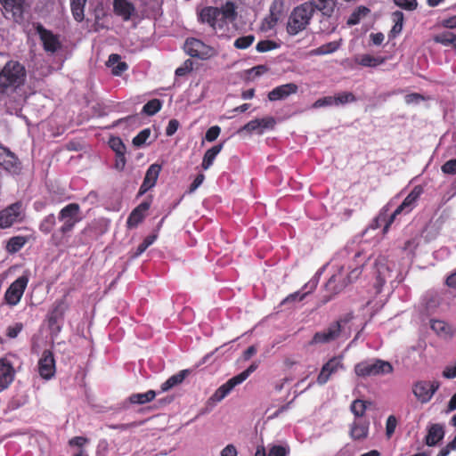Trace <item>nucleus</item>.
Segmentation results:
<instances>
[{
    "instance_id": "nucleus-15",
    "label": "nucleus",
    "mask_w": 456,
    "mask_h": 456,
    "mask_svg": "<svg viewBox=\"0 0 456 456\" xmlns=\"http://www.w3.org/2000/svg\"><path fill=\"white\" fill-rule=\"evenodd\" d=\"M24 5L25 0H0L4 17L16 22L23 20Z\"/></svg>"
},
{
    "instance_id": "nucleus-55",
    "label": "nucleus",
    "mask_w": 456,
    "mask_h": 456,
    "mask_svg": "<svg viewBox=\"0 0 456 456\" xmlns=\"http://www.w3.org/2000/svg\"><path fill=\"white\" fill-rule=\"evenodd\" d=\"M396 425V418L394 415H390L386 422V433L388 437H390L395 433Z\"/></svg>"
},
{
    "instance_id": "nucleus-37",
    "label": "nucleus",
    "mask_w": 456,
    "mask_h": 456,
    "mask_svg": "<svg viewBox=\"0 0 456 456\" xmlns=\"http://www.w3.org/2000/svg\"><path fill=\"white\" fill-rule=\"evenodd\" d=\"M56 225V216L54 214L45 216L39 224V230L44 234H49L53 231Z\"/></svg>"
},
{
    "instance_id": "nucleus-21",
    "label": "nucleus",
    "mask_w": 456,
    "mask_h": 456,
    "mask_svg": "<svg viewBox=\"0 0 456 456\" xmlns=\"http://www.w3.org/2000/svg\"><path fill=\"white\" fill-rule=\"evenodd\" d=\"M297 85L294 83H288L273 88L268 93L267 97L270 102L281 101L288 98L291 94H297Z\"/></svg>"
},
{
    "instance_id": "nucleus-26",
    "label": "nucleus",
    "mask_w": 456,
    "mask_h": 456,
    "mask_svg": "<svg viewBox=\"0 0 456 456\" xmlns=\"http://www.w3.org/2000/svg\"><path fill=\"white\" fill-rule=\"evenodd\" d=\"M444 436V428L442 424H432L428 429V434L425 437L426 444L428 446L436 445Z\"/></svg>"
},
{
    "instance_id": "nucleus-16",
    "label": "nucleus",
    "mask_w": 456,
    "mask_h": 456,
    "mask_svg": "<svg viewBox=\"0 0 456 456\" xmlns=\"http://www.w3.org/2000/svg\"><path fill=\"white\" fill-rule=\"evenodd\" d=\"M22 204L17 201L0 211V228H10L15 222L21 220Z\"/></svg>"
},
{
    "instance_id": "nucleus-18",
    "label": "nucleus",
    "mask_w": 456,
    "mask_h": 456,
    "mask_svg": "<svg viewBox=\"0 0 456 456\" xmlns=\"http://www.w3.org/2000/svg\"><path fill=\"white\" fill-rule=\"evenodd\" d=\"M55 360L52 351L45 350L38 361L39 375L45 379H50L55 374Z\"/></svg>"
},
{
    "instance_id": "nucleus-23",
    "label": "nucleus",
    "mask_w": 456,
    "mask_h": 456,
    "mask_svg": "<svg viewBox=\"0 0 456 456\" xmlns=\"http://www.w3.org/2000/svg\"><path fill=\"white\" fill-rule=\"evenodd\" d=\"M12 363L6 357L0 358V387L6 388L14 379Z\"/></svg>"
},
{
    "instance_id": "nucleus-61",
    "label": "nucleus",
    "mask_w": 456,
    "mask_h": 456,
    "mask_svg": "<svg viewBox=\"0 0 456 456\" xmlns=\"http://www.w3.org/2000/svg\"><path fill=\"white\" fill-rule=\"evenodd\" d=\"M88 442V439L84 436H74L69 440V446H77L82 449V447Z\"/></svg>"
},
{
    "instance_id": "nucleus-13",
    "label": "nucleus",
    "mask_w": 456,
    "mask_h": 456,
    "mask_svg": "<svg viewBox=\"0 0 456 456\" xmlns=\"http://www.w3.org/2000/svg\"><path fill=\"white\" fill-rule=\"evenodd\" d=\"M36 31L46 53H54L61 49V43L58 35L53 34L40 23L36 26Z\"/></svg>"
},
{
    "instance_id": "nucleus-24",
    "label": "nucleus",
    "mask_w": 456,
    "mask_h": 456,
    "mask_svg": "<svg viewBox=\"0 0 456 456\" xmlns=\"http://www.w3.org/2000/svg\"><path fill=\"white\" fill-rule=\"evenodd\" d=\"M113 11L123 20H129L135 13L134 4L128 0H113Z\"/></svg>"
},
{
    "instance_id": "nucleus-2",
    "label": "nucleus",
    "mask_w": 456,
    "mask_h": 456,
    "mask_svg": "<svg viewBox=\"0 0 456 456\" xmlns=\"http://www.w3.org/2000/svg\"><path fill=\"white\" fill-rule=\"evenodd\" d=\"M25 67L17 61H9L0 69V94L15 92L26 80Z\"/></svg>"
},
{
    "instance_id": "nucleus-52",
    "label": "nucleus",
    "mask_w": 456,
    "mask_h": 456,
    "mask_svg": "<svg viewBox=\"0 0 456 456\" xmlns=\"http://www.w3.org/2000/svg\"><path fill=\"white\" fill-rule=\"evenodd\" d=\"M308 295V292L300 293L299 291H296L294 293L289 294L282 301L281 305H287L291 302L295 301H302L306 296Z\"/></svg>"
},
{
    "instance_id": "nucleus-1",
    "label": "nucleus",
    "mask_w": 456,
    "mask_h": 456,
    "mask_svg": "<svg viewBox=\"0 0 456 456\" xmlns=\"http://www.w3.org/2000/svg\"><path fill=\"white\" fill-rule=\"evenodd\" d=\"M58 220L61 224L51 236L52 243L56 247L62 245L67 240L76 224L82 220L79 204L69 203L63 207L59 211Z\"/></svg>"
},
{
    "instance_id": "nucleus-53",
    "label": "nucleus",
    "mask_w": 456,
    "mask_h": 456,
    "mask_svg": "<svg viewBox=\"0 0 456 456\" xmlns=\"http://www.w3.org/2000/svg\"><path fill=\"white\" fill-rule=\"evenodd\" d=\"M220 133H221L220 126H213L209 127L207 130L206 134H205V139L208 142H214L215 140L217 139V137L219 136Z\"/></svg>"
},
{
    "instance_id": "nucleus-20",
    "label": "nucleus",
    "mask_w": 456,
    "mask_h": 456,
    "mask_svg": "<svg viewBox=\"0 0 456 456\" xmlns=\"http://www.w3.org/2000/svg\"><path fill=\"white\" fill-rule=\"evenodd\" d=\"M161 165L154 163L151 164L145 174L143 182L142 185L140 186L138 195L141 196L144 193H146L150 189L155 186L158 177L159 175V173L161 171Z\"/></svg>"
},
{
    "instance_id": "nucleus-56",
    "label": "nucleus",
    "mask_w": 456,
    "mask_h": 456,
    "mask_svg": "<svg viewBox=\"0 0 456 456\" xmlns=\"http://www.w3.org/2000/svg\"><path fill=\"white\" fill-rule=\"evenodd\" d=\"M335 105V101L333 96H325L318 99L313 104L314 108H322L326 106Z\"/></svg>"
},
{
    "instance_id": "nucleus-29",
    "label": "nucleus",
    "mask_w": 456,
    "mask_h": 456,
    "mask_svg": "<svg viewBox=\"0 0 456 456\" xmlns=\"http://www.w3.org/2000/svg\"><path fill=\"white\" fill-rule=\"evenodd\" d=\"M433 41L445 47H452L453 50H456V34L450 30L436 34L433 37Z\"/></svg>"
},
{
    "instance_id": "nucleus-44",
    "label": "nucleus",
    "mask_w": 456,
    "mask_h": 456,
    "mask_svg": "<svg viewBox=\"0 0 456 456\" xmlns=\"http://www.w3.org/2000/svg\"><path fill=\"white\" fill-rule=\"evenodd\" d=\"M254 41H255V36H253V35L243 36V37H238L234 41L233 45L237 49H247L253 44Z\"/></svg>"
},
{
    "instance_id": "nucleus-10",
    "label": "nucleus",
    "mask_w": 456,
    "mask_h": 456,
    "mask_svg": "<svg viewBox=\"0 0 456 456\" xmlns=\"http://www.w3.org/2000/svg\"><path fill=\"white\" fill-rule=\"evenodd\" d=\"M0 167L6 172L18 175L21 173L22 165L19 158L9 148L0 143Z\"/></svg>"
},
{
    "instance_id": "nucleus-35",
    "label": "nucleus",
    "mask_w": 456,
    "mask_h": 456,
    "mask_svg": "<svg viewBox=\"0 0 456 456\" xmlns=\"http://www.w3.org/2000/svg\"><path fill=\"white\" fill-rule=\"evenodd\" d=\"M340 46L338 41L329 42L310 52L311 55H325L336 52Z\"/></svg>"
},
{
    "instance_id": "nucleus-11",
    "label": "nucleus",
    "mask_w": 456,
    "mask_h": 456,
    "mask_svg": "<svg viewBox=\"0 0 456 456\" xmlns=\"http://www.w3.org/2000/svg\"><path fill=\"white\" fill-rule=\"evenodd\" d=\"M345 365L343 362V356L337 355L331 357L327 362H325L317 378L316 383L319 386H324L330 379L331 376L336 374L338 370H344Z\"/></svg>"
},
{
    "instance_id": "nucleus-9",
    "label": "nucleus",
    "mask_w": 456,
    "mask_h": 456,
    "mask_svg": "<svg viewBox=\"0 0 456 456\" xmlns=\"http://www.w3.org/2000/svg\"><path fill=\"white\" fill-rule=\"evenodd\" d=\"M28 277L21 275L8 287L4 293V301L11 306L16 305L21 299L28 286Z\"/></svg>"
},
{
    "instance_id": "nucleus-57",
    "label": "nucleus",
    "mask_w": 456,
    "mask_h": 456,
    "mask_svg": "<svg viewBox=\"0 0 456 456\" xmlns=\"http://www.w3.org/2000/svg\"><path fill=\"white\" fill-rule=\"evenodd\" d=\"M23 325L20 322L15 323L13 326H9L6 330V336L10 338H15L22 330Z\"/></svg>"
},
{
    "instance_id": "nucleus-27",
    "label": "nucleus",
    "mask_w": 456,
    "mask_h": 456,
    "mask_svg": "<svg viewBox=\"0 0 456 456\" xmlns=\"http://www.w3.org/2000/svg\"><path fill=\"white\" fill-rule=\"evenodd\" d=\"M305 3L311 4L314 12L315 10H318L327 17H330L332 15L336 6V0H309Z\"/></svg>"
},
{
    "instance_id": "nucleus-28",
    "label": "nucleus",
    "mask_w": 456,
    "mask_h": 456,
    "mask_svg": "<svg viewBox=\"0 0 456 456\" xmlns=\"http://www.w3.org/2000/svg\"><path fill=\"white\" fill-rule=\"evenodd\" d=\"M240 385L239 381L236 379L235 377L231 378L228 379L224 384H223L221 387H219L216 392L211 396V400L215 402H220L224 397H226L231 391L236 387Z\"/></svg>"
},
{
    "instance_id": "nucleus-59",
    "label": "nucleus",
    "mask_w": 456,
    "mask_h": 456,
    "mask_svg": "<svg viewBox=\"0 0 456 456\" xmlns=\"http://www.w3.org/2000/svg\"><path fill=\"white\" fill-rule=\"evenodd\" d=\"M364 265L365 261L360 266L354 267L351 270L347 275V283L355 281L361 275Z\"/></svg>"
},
{
    "instance_id": "nucleus-51",
    "label": "nucleus",
    "mask_w": 456,
    "mask_h": 456,
    "mask_svg": "<svg viewBox=\"0 0 456 456\" xmlns=\"http://www.w3.org/2000/svg\"><path fill=\"white\" fill-rule=\"evenodd\" d=\"M258 367V364L256 362L251 363L245 370L240 372V374L234 376L236 379L239 381L240 384H241L243 381H245L248 376L253 373Z\"/></svg>"
},
{
    "instance_id": "nucleus-62",
    "label": "nucleus",
    "mask_w": 456,
    "mask_h": 456,
    "mask_svg": "<svg viewBox=\"0 0 456 456\" xmlns=\"http://www.w3.org/2000/svg\"><path fill=\"white\" fill-rule=\"evenodd\" d=\"M440 25L447 29L456 28V15L442 20Z\"/></svg>"
},
{
    "instance_id": "nucleus-54",
    "label": "nucleus",
    "mask_w": 456,
    "mask_h": 456,
    "mask_svg": "<svg viewBox=\"0 0 456 456\" xmlns=\"http://www.w3.org/2000/svg\"><path fill=\"white\" fill-rule=\"evenodd\" d=\"M240 131H246L247 133H257L259 134H260V131H259V123H258V118H256V119H253L249 122H248L246 125H244Z\"/></svg>"
},
{
    "instance_id": "nucleus-34",
    "label": "nucleus",
    "mask_w": 456,
    "mask_h": 456,
    "mask_svg": "<svg viewBox=\"0 0 456 456\" xmlns=\"http://www.w3.org/2000/svg\"><path fill=\"white\" fill-rule=\"evenodd\" d=\"M156 396L154 390H148L146 393L132 394L128 400L133 404H144L151 402Z\"/></svg>"
},
{
    "instance_id": "nucleus-40",
    "label": "nucleus",
    "mask_w": 456,
    "mask_h": 456,
    "mask_svg": "<svg viewBox=\"0 0 456 456\" xmlns=\"http://www.w3.org/2000/svg\"><path fill=\"white\" fill-rule=\"evenodd\" d=\"M162 102L159 99H152L144 104L142 112L148 115L153 116L160 110Z\"/></svg>"
},
{
    "instance_id": "nucleus-7",
    "label": "nucleus",
    "mask_w": 456,
    "mask_h": 456,
    "mask_svg": "<svg viewBox=\"0 0 456 456\" xmlns=\"http://www.w3.org/2000/svg\"><path fill=\"white\" fill-rule=\"evenodd\" d=\"M69 308V303L67 294L53 302L47 314V322L51 330H54L57 332L61 331V323Z\"/></svg>"
},
{
    "instance_id": "nucleus-43",
    "label": "nucleus",
    "mask_w": 456,
    "mask_h": 456,
    "mask_svg": "<svg viewBox=\"0 0 456 456\" xmlns=\"http://www.w3.org/2000/svg\"><path fill=\"white\" fill-rule=\"evenodd\" d=\"M279 44L273 40H261L256 45V50L259 53H266L279 48Z\"/></svg>"
},
{
    "instance_id": "nucleus-4",
    "label": "nucleus",
    "mask_w": 456,
    "mask_h": 456,
    "mask_svg": "<svg viewBox=\"0 0 456 456\" xmlns=\"http://www.w3.org/2000/svg\"><path fill=\"white\" fill-rule=\"evenodd\" d=\"M314 9L311 4L303 3L296 6L288 20L287 32L290 36H296L305 30L314 16Z\"/></svg>"
},
{
    "instance_id": "nucleus-39",
    "label": "nucleus",
    "mask_w": 456,
    "mask_h": 456,
    "mask_svg": "<svg viewBox=\"0 0 456 456\" xmlns=\"http://www.w3.org/2000/svg\"><path fill=\"white\" fill-rule=\"evenodd\" d=\"M368 404H370V402L356 399L351 403L350 409L355 417L361 418L364 416Z\"/></svg>"
},
{
    "instance_id": "nucleus-41",
    "label": "nucleus",
    "mask_w": 456,
    "mask_h": 456,
    "mask_svg": "<svg viewBox=\"0 0 456 456\" xmlns=\"http://www.w3.org/2000/svg\"><path fill=\"white\" fill-rule=\"evenodd\" d=\"M370 12V9L365 6H359L353 12L347 20L349 26L356 25L360 22L362 17H365Z\"/></svg>"
},
{
    "instance_id": "nucleus-19",
    "label": "nucleus",
    "mask_w": 456,
    "mask_h": 456,
    "mask_svg": "<svg viewBox=\"0 0 456 456\" xmlns=\"http://www.w3.org/2000/svg\"><path fill=\"white\" fill-rule=\"evenodd\" d=\"M285 7L284 0L273 1L270 6V13L265 19L267 28L271 29L277 25L278 21L284 16Z\"/></svg>"
},
{
    "instance_id": "nucleus-38",
    "label": "nucleus",
    "mask_w": 456,
    "mask_h": 456,
    "mask_svg": "<svg viewBox=\"0 0 456 456\" xmlns=\"http://www.w3.org/2000/svg\"><path fill=\"white\" fill-rule=\"evenodd\" d=\"M27 243V239L23 236L12 237L7 242V250L11 253L20 251Z\"/></svg>"
},
{
    "instance_id": "nucleus-31",
    "label": "nucleus",
    "mask_w": 456,
    "mask_h": 456,
    "mask_svg": "<svg viewBox=\"0 0 456 456\" xmlns=\"http://www.w3.org/2000/svg\"><path fill=\"white\" fill-rule=\"evenodd\" d=\"M219 17L224 20V27L227 26V20L233 21L237 17L235 4L232 1H227L219 8Z\"/></svg>"
},
{
    "instance_id": "nucleus-48",
    "label": "nucleus",
    "mask_w": 456,
    "mask_h": 456,
    "mask_svg": "<svg viewBox=\"0 0 456 456\" xmlns=\"http://www.w3.org/2000/svg\"><path fill=\"white\" fill-rule=\"evenodd\" d=\"M151 135V130L149 128H145L139 132V134L133 138V144L136 147L142 146L147 139Z\"/></svg>"
},
{
    "instance_id": "nucleus-46",
    "label": "nucleus",
    "mask_w": 456,
    "mask_h": 456,
    "mask_svg": "<svg viewBox=\"0 0 456 456\" xmlns=\"http://www.w3.org/2000/svg\"><path fill=\"white\" fill-rule=\"evenodd\" d=\"M109 143L116 155H122L126 153V145L119 137L111 138Z\"/></svg>"
},
{
    "instance_id": "nucleus-30",
    "label": "nucleus",
    "mask_w": 456,
    "mask_h": 456,
    "mask_svg": "<svg viewBox=\"0 0 456 456\" xmlns=\"http://www.w3.org/2000/svg\"><path fill=\"white\" fill-rule=\"evenodd\" d=\"M224 145V142H220L216 145H214L205 152L201 163V167L204 170H208L213 165L216 156L223 150Z\"/></svg>"
},
{
    "instance_id": "nucleus-22",
    "label": "nucleus",
    "mask_w": 456,
    "mask_h": 456,
    "mask_svg": "<svg viewBox=\"0 0 456 456\" xmlns=\"http://www.w3.org/2000/svg\"><path fill=\"white\" fill-rule=\"evenodd\" d=\"M151 200H144L133 209L127 217L126 226L128 228L137 227V225L144 219L146 212L151 208Z\"/></svg>"
},
{
    "instance_id": "nucleus-14",
    "label": "nucleus",
    "mask_w": 456,
    "mask_h": 456,
    "mask_svg": "<svg viewBox=\"0 0 456 456\" xmlns=\"http://www.w3.org/2000/svg\"><path fill=\"white\" fill-rule=\"evenodd\" d=\"M198 20L201 23H207L213 30H222L224 28V22L219 17V8L207 6L200 10L198 14Z\"/></svg>"
},
{
    "instance_id": "nucleus-64",
    "label": "nucleus",
    "mask_w": 456,
    "mask_h": 456,
    "mask_svg": "<svg viewBox=\"0 0 456 456\" xmlns=\"http://www.w3.org/2000/svg\"><path fill=\"white\" fill-rule=\"evenodd\" d=\"M237 455H238V452H237L236 447L233 444H228L221 451V456H237Z\"/></svg>"
},
{
    "instance_id": "nucleus-5",
    "label": "nucleus",
    "mask_w": 456,
    "mask_h": 456,
    "mask_svg": "<svg viewBox=\"0 0 456 456\" xmlns=\"http://www.w3.org/2000/svg\"><path fill=\"white\" fill-rule=\"evenodd\" d=\"M393 370L389 362L381 359H369L354 365V373L362 378L389 374L393 372Z\"/></svg>"
},
{
    "instance_id": "nucleus-60",
    "label": "nucleus",
    "mask_w": 456,
    "mask_h": 456,
    "mask_svg": "<svg viewBox=\"0 0 456 456\" xmlns=\"http://www.w3.org/2000/svg\"><path fill=\"white\" fill-rule=\"evenodd\" d=\"M288 451L281 445H273L270 450L268 456H287Z\"/></svg>"
},
{
    "instance_id": "nucleus-49",
    "label": "nucleus",
    "mask_w": 456,
    "mask_h": 456,
    "mask_svg": "<svg viewBox=\"0 0 456 456\" xmlns=\"http://www.w3.org/2000/svg\"><path fill=\"white\" fill-rule=\"evenodd\" d=\"M193 69V62L191 60H186L180 67L175 69V76L183 77L190 73Z\"/></svg>"
},
{
    "instance_id": "nucleus-17",
    "label": "nucleus",
    "mask_w": 456,
    "mask_h": 456,
    "mask_svg": "<svg viewBox=\"0 0 456 456\" xmlns=\"http://www.w3.org/2000/svg\"><path fill=\"white\" fill-rule=\"evenodd\" d=\"M346 285L347 282L341 273L333 274L325 284V289L330 293V295L323 297L322 304H327L333 296L342 291Z\"/></svg>"
},
{
    "instance_id": "nucleus-32",
    "label": "nucleus",
    "mask_w": 456,
    "mask_h": 456,
    "mask_svg": "<svg viewBox=\"0 0 456 456\" xmlns=\"http://www.w3.org/2000/svg\"><path fill=\"white\" fill-rule=\"evenodd\" d=\"M188 375L187 370H183L179 371L178 373L171 376L168 378L164 383L161 384V391L166 392L169 389L173 388L174 387L181 384L186 376Z\"/></svg>"
},
{
    "instance_id": "nucleus-12",
    "label": "nucleus",
    "mask_w": 456,
    "mask_h": 456,
    "mask_svg": "<svg viewBox=\"0 0 456 456\" xmlns=\"http://www.w3.org/2000/svg\"><path fill=\"white\" fill-rule=\"evenodd\" d=\"M439 387L440 383L436 380H419L414 383L412 392L419 402L421 403H427L432 399Z\"/></svg>"
},
{
    "instance_id": "nucleus-6",
    "label": "nucleus",
    "mask_w": 456,
    "mask_h": 456,
    "mask_svg": "<svg viewBox=\"0 0 456 456\" xmlns=\"http://www.w3.org/2000/svg\"><path fill=\"white\" fill-rule=\"evenodd\" d=\"M353 319L352 314H347L343 318L333 322L325 330L316 332L309 345L328 344L338 339L341 334L342 324L349 322Z\"/></svg>"
},
{
    "instance_id": "nucleus-58",
    "label": "nucleus",
    "mask_w": 456,
    "mask_h": 456,
    "mask_svg": "<svg viewBox=\"0 0 456 456\" xmlns=\"http://www.w3.org/2000/svg\"><path fill=\"white\" fill-rule=\"evenodd\" d=\"M442 171L444 174L455 175L456 174V159L446 161L442 166Z\"/></svg>"
},
{
    "instance_id": "nucleus-63",
    "label": "nucleus",
    "mask_w": 456,
    "mask_h": 456,
    "mask_svg": "<svg viewBox=\"0 0 456 456\" xmlns=\"http://www.w3.org/2000/svg\"><path fill=\"white\" fill-rule=\"evenodd\" d=\"M179 127V122L177 119H170L169 122H168V125L166 128V134L167 136H171L173 135L178 129Z\"/></svg>"
},
{
    "instance_id": "nucleus-42",
    "label": "nucleus",
    "mask_w": 456,
    "mask_h": 456,
    "mask_svg": "<svg viewBox=\"0 0 456 456\" xmlns=\"http://www.w3.org/2000/svg\"><path fill=\"white\" fill-rule=\"evenodd\" d=\"M385 59L382 57H374L370 54H363L358 61L360 65L364 67H376L384 62Z\"/></svg>"
},
{
    "instance_id": "nucleus-8",
    "label": "nucleus",
    "mask_w": 456,
    "mask_h": 456,
    "mask_svg": "<svg viewBox=\"0 0 456 456\" xmlns=\"http://www.w3.org/2000/svg\"><path fill=\"white\" fill-rule=\"evenodd\" d=\"M184 51L193 58L208 60L215 55L216 51L213 47L206 45L201 40L191 37L187 38L184 44Z\"/></svg>"
},
{
    "instance_id": "nucleus-47",
    "label": "nucleus",
    "mask_w": 456,
    "mask_h": 456,
    "mask_svg": "<svg viewBox=\"0 0 456 456\" xmlns=\"http://www.w3.org/2000/svg\"><path fill=\"white\" fill-rule=\"evenodd\" d=\"M394 4L406 11H414L418 7L417 0H393Z\"/></svg>"
},
{
    "instance_id": "nucleus-36",
    "label": "nucleus",
    "mask_w": 456,
    "mask_h": 456,
    "mask_svg": "<svg viewBox=\"0 0 456 456\" xmlns=\"http://www.w3.org/2000/svg\"><path fill=\"white\" fill-rule=\"evenodd\" d=\"M431 329L439 336H448L452 334V327L441 320H432Z\"/></svg>"
},
{
    "instance_id": "nucleus-25",
    "label": "nucleus",
    "mask_w": 456,
    "mask_h": 456,
    "mask_svg": "<svg viewBox=\"0 0 456 456\" xmlns=\"http://www.w3.org/2000/svg\"><path fill=\"white\" fill-rule=\"evenodd\" d=\"M370 422L368 420H354L350 425L349 436L354 441H362L369 435Z\"/></svg>"
},
{
    "instance_id": "nucleus-50",
    "label": "nucleus",
    "mask_w": 456,
    "mask_h": 456,
    "mask_svg": "<svg viewBox=\"0 0 456 456\" xmlns=\"http://www.w3.org/2000/svg\"><path fill=\"white\" fill-rule=\"evenodd\" d=\"M259 131L263 134L266 129H273L275 125V119L273 117L258 118Z\"/></svg>"
},
{
    "instance_id": "nucleus-3",
    "label": "nucleus",
    "mask_w": 456,
    "mask_h": 456,
    "mask_svg": "<svg viewBox=\"0 0 456 456\" xmlns=\"http://www.w3.org/2000/svg\"><path fill=\"white\" fill-rule=\"evenodd\" d=\"M422 193L423 188L420 185H416L388 217L384 212H380L376 218V222L377 225H379V223L385 224L383 228L384 234L388 232L391 224L395 222L397 216L401 214H409L416 208L417 202Z\"/></svg>"
},
{
    "instance_id": "nucleus-45",
    "label": "nucleus",
    "mask_w": 456,
    "mask_h": 456,
    "mask_svg": "<svg viewBox=\"0 0 456 456\" xmlns=\"http://www.w3.org/2000/svg\"><path fill=\"white\" fill-rule=\"evenodd\" d=\"M335 105L346 104L356 101L354 94L350 92H342L334 96Z\"/></svg>"
},
{
    "instance_id": "nucleus-33",
    "label": "nucleus",
    "mask_w": 456,
    "mask_h": 456,
    "mask_svg": "<svg viewBox=\"0 0 456 456\" xmlns=\"http://www.w3.org/2000/svg\"><path fill=\"white\" fill-rule=\"evenodd\" d=\"M87 0H70V9L74 19L81 22L85 18V6Z\"/></svg>"
}]
</instances>
